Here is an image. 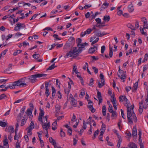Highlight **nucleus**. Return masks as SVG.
I'll use <instances>...</instances> for the list:
<instances>
[{"label": "nucleus", "instance_id": "obj_22", "mask_svg": "<svg viewBox=\"0 0 148 148\" xmlns=\"http://www.w3.org/2000/svg\"><path fill=\"white\" fill-rule=\"evenodd\" d=\"M57 127V123L56 121H54L52 124V129L53 130H55Z\"/></svg>", "mask_w": 148, "mask_h": 148}, {"label": "nucleus", "instance_id": "obj_49", "mask_svg": "<svg viewBox=\"0 0 148 148\" xmlns=\"http://www.w3.org/2000/svg\"><path fill=\"white\" fill-rule=\"evenodd\" d=\"M60 89L57 92V95L58 98L59 99H61L62 97V95L61 93L60 92Z\"/></svg>", "mask_w": 148, "mask_h": 148}, {"label": "nucleus", "instance_id": "obj_21", "mask_svg": "<svg viewBox=\"0 0 148 148\" xmlns=\"http://www.w3.org/2000/svg\"><path fill=\"white\" fill-rule=\"evenodd\" d=\"M130 148H138L136 145L134 143H130L128 145Z\"/></svg>", "mask_w": 148, "mask_h": 148}, {"label": "nucleus", "instance_id": "obj_53", "mask_svg": "<svg viewBox=\"0 0 148 148\" xmlns=\"http://www.w3.org/2000/svg\"><path fill=\"white\" fill-rule=\"evenodd\" d=\"M113 52L112 49V48H110L109 56L110 58H112V56Z\"/></svg>", "mask_w": 148, "mask_h": 148}, {"label": "nucleus", "instance_id": "obj_11", "mask_svg": "<svg viewBox=\"0 0 148 148\" xmlns=\"http://www.w3.org/2000/svg\"><path fill=\"white\" fill-rule=\"evenodd\" d=\"M142 21L143 22V28L147 29L148 28V24L147 20L145 17H143L141 18Z\"/></svg>", "mask_w": 148, "mask_h": 148}, {"label": "nucleus", "instance_id": "obj_56", "mask_svg": "<svg viewBox=\"0 0 148 148\" xmlns=\"http://www.w3.org/2000/svg\"><path fill=\"white\" fill-rule=\"evenodd\" d=\"M26 123V121L25 119H23L21 120V126L24 125Z\"/></svg>", "mask_w": 148, "mask_h": 148}, {"label": "nucleus", "instance_id": "obj_29", "mask_svg": "<svg viewBox=\"0 0 148 148\" xmlns=\"http://www.w3.org/2000/svg\"><path fill=\"white\" fill-rule=\"evenodd\" d=\"M12 68L11 67H10L4 71L5 73H6L8 74H10L12 73V72H10V71L12 69Z\"/></svg>", "mask_w": 148, "mask_h": 148}, {"label": "nucleus", "instance_id": "obj_38", "mask_svg": "<svg viewBox=\"0 0 148 148\" xmlns=\"http://www.w3.org/2000/svg\"><path fill=\"white\" fill-rule=\"evenodd\" d=\"M32 75L29 78V79L32 83H34L36 80V78L32 77Z\"/></svg>", "mask_w": 148, "mask_h": 148}, {"label": "nucleus", "instance_id": "obj_61", "mask_svg": "<svg viewBox=\"0 0 148 148\" xmlns=\"http://www.w3.org/2000/svg\"><path fill=\"white\" fill-rule=\"evenodd\" d=\"M25 108L26 107L25 106H24L22 108V109L20 110V112L21 113V114H23L25 111Z\"/></svg>", "mask_w": 148, "mask_h": 148}, {"label": "nucleus", "instance_id": "obj_20", "mask_svg": "<svg viewBox=\"0 0 148 148\" xmlns=\"http://www.w3.org/2000/svg\"><path fill=\"white\" fill-rule=\"evenodd\" d=\"M137 135V132L136 127H134L132 131V136H136Z\"/></svg>", "mask_w": 148, "mask_h": 148}, {"label": "nucleus", "instance_id": "obj_31", "mask_svg": "<svg viewBox=\"0 0 148 148\" xmlns=\"http://www.w3.org/2000/svg\"><path fill=\"white\" fill-rule=\"evenodd\" d=\"M15 132V135L14 136V140H16L17 139L21 137V135L20 134H17V131Z\"/></svg>", "mask_w": 148, "mask_h": 148}, {"label": "nucleus", "instance_id": "obj_25", "mask_svg": "<svg viewBox=\"0 0 148 148\" xmlns=\"http://www.w3.org/2000/svg\"><path fill=\"white\" fill-rule=\"evenodd\" d=\"M128 10L130 12H132L134 11V8L133 5L131 4L128 6Z\"/></svg>", "mask_w": 148, "mask_h": 148}, {"label": "nucleus", "instance_id": "obj_12", "mask_svg": "<svg viewBox=\"0 0 148 148\" xmlns=\"http://www.w3.org/2000/svg\"><path fill=\"white\" fill-rule=\"evenodd\" d=\"M119 101L120 102L124 101L125 103L124 105L125 104L127 103V104H129L127 102L128 101V99L126 98V97L125 96H121L119 98Z\"/></svg>", "mask_w": 148, "mask_h": 148}, {"label": "nucleus", "instance_id": "obj_30", "mask_svg": "<svg viewBox=\"0 0 148 148\" xmlns=\"http://www.w3.org/2000/svg\"><path fill=\"white\" fill-rule=\"evenodd\" d=\"M111 97L112 99L111 100V101L112 102V104L116 103V98L114 97V95H112L111 96Z\"/></svg>", "mask_w": 148, "mask_h": 148}, {"label": "nucleus", "instance_id": "obj_28", "mask_svg": "<svg viewBox=\"0 0 148 148\" xmlns=\"http://www.w3.org/2000/svg\"><path fill=\"white\" fill-rule=\"evenodd\" d=\"M106 108L105 105L103 106L102 108V112L104 116H105L106 114Z\"/></svg>", "mask_w": 148, "mask_h": 148}, {"label": "nucleus", "instance_id": "obj_55", "mask_svg": "<svg viewBox=\"0 0 148 148\" xmlns=\"http://www.w3.org/2000/svg\"><path fill=\"white\" fill-rule=\"evenodd\" d=\"M44 112L43 110L41 109L40 110V112L39 113V116H40L43 117L44 115Z\"/></svg>", "mask_w": 148, "mask_h": 148}, {"label": "nucleus", "instance_id": "obj_10", "mask_svg": "<svg viewBox=\"0 0 148 148\" xmlns=\"http://www.w3.org/2000/svg\"><path fill=\"white\" fill-rule=\"evenodd\" d=\"M92 30L91 29L89 28L84 32H82L81 34V36L82 37H83L86 34H88L91 33Z\"/></svg>", "mask_w": 148, "mask_h": 148}, {"label": "nucleus", "instance_id": "obj_17", "mask_svg": "<svg viewBox=\"0 0 148 148\" xmlns=\"http://www.w3.org/2000/svg\"><path fill=\"white\" fill-rule=\"evenodd\" d=\"M97 50V47L95 46L92 47L89 49L88 52L89 53H92Z\"/></svg>", "mask_w": 148, "mask_h": 148}, {"label": "nucleus", "instance_id": "obj_47", "mask_svg": "<svg viewBox=\"0 0 148 148\" xmlns=\"http://www.w3.org/2000/svg\"><path fill=\"white\" fill-rule=\"evenodd\" d=\"M92 69L93 70L94 72L95 73V74L97 73L98 72V69L95 66H92Z\"/></svg>", "mask_w": 148, "mask_h": 148}, {"label": "nucleus", "instance_id": "obj_27", "mask_svg": "<svg viewBox=\"0 0 148 148\" xmlns=\"http://www.w3.org/2000/svg\"><path fill=\"white\" fill-rule=\"evenodd\" d=\"M110 19V17L109 16L106 15L105 16L103 17V20L105 22L108 21Z\"/></svg>", "mask_w": 148, "mask_h": 148}, {"label": "nucleus", "instance_id": "obj_37", "mask_svg": "<svg viewBox=\"0 0 148 148\" xmlns=\"http://www.w3.org/2000/svg\"><path fill=\"white\" fill-rule=\"evenodd\" d=\"M148 59V54L147 53H146L144 56V58L143 60L142 61L143 63L144 62L146 61H147Z\"/></svg>", "mask_w": 148, "mask_h": 148}, {"label": "nucleus", "instance_id": "obj_35", "mask_svg": "<svg viewBox=\"0 0 148 148\" xmlns=\"http://www.w3.org/2000/svg\"><path fill=\"white\" fill-rule=\"evenodd\" d=\"M49 140L50 142L53 145H55L56 143L55 140L53 139L52 137H50L49 139Z\"/></svg>", "mask_w": 148, "mask_h": 148}, {"label": "nucleus", "instance_id": "obj_63", "mask_svg": "<svg viewBox=\"0 0 148 148\" xmlns=\"http://www.w3.org/2000/svg\"><path fill=\"white\" fill-rule=\"evenodd\" d=\"M121 141H122V140H121V139H119V140L118 141L117 144V146L119 148H120V147L121 143Z\"/></svg>", "mask_w": 148, "mask_h": 148}, {"label": "nucleus", "instance_id": "obj_42", "mask_svg": "<svg viewBox=\"0 0 148 148\" xmlns=\"http://www.w3.org/2000/svg\"><path fill=\"white\" fill-rule=\"evenodd\" d=\"M99 132L98 130H96L95 132L93 134V136L92 137L93 139H94L95 138L96 136L98 135Z\"/></svg>", "mask_w": 148, "mask_h": 148}, {"label": "nucleus", "instance_id": "obj_64", "mask_svg": "<svg viewBox=\"0 0 148 148\" xmlns=\"http://www.w3.org/2000/svg\"><path fill=\"white\" fill-rule=\"evenodd\" d=\"M106 128V125L104 124H103L101 126V131H105Z\"/></svg>", "mask_w": 148, "mask_h": 148}, {"label": "nucleus", "instance_id": "obj_33", "mask_svg": "<svg viewBox=\"0 0 148 148\" xmlns=\"http://www.w3.org/2000/svg\"><path fill=\"white\" fill-rule=\"evenodd\" d=\"M52 97H54L55 96L56 90L55 89L53 86H52Z\"/></svg>", "mask_w": 148, "mask_h": 148}, {"label": "nucleus", "instance_id": "obj_6", "mask_svg": "<svg viewBox=\"0 0 148 148\" xmlns=\"http://www.w3.org/2000/svg\"><path fill=\"white\" fill-rule=\"evenodd\" d=\"M117 74L121 79L123 80V82H125V79L126 78L125 72L121 71V72L117 73Z\"/></svg>", "mask_w": 148, "mask_h": 148}, {"label": "nucleus", "instance_id": "obj_15", "mask_svg": "<svg viewBox=\"0 0 148 148\" xmlns=\"http://www.w3.org/2000/svg\"><path fill=\"white\" fill-rule=\"evenodd\" d=\"M49 85L48 83H45V95L47 97H48L49 95V92L48 88V86Z\"/></svg>", "mask_w": 148, "mask_h": 148}, {"label": "nucleus", "instance_id": "obj_19", "mask_svg": "<svg viewBox=\"0 0 148 148\" xmlns=\"http://www.w3.org/2000/svg\"><path fill=\"white\" fill-rule=\"evenodd\" d=\"M71 102V104L72 106H75L74 107H75L77 104L76 101L75 100L74 98H71V99H69Z\"/></svg>", "mask_w": 148, "mask_h": 148}, {"label": "nucleus", "instance_id": "obj_18", "mask_svg": "<svg viewBox=\"0 0 148 148\" xmlns=\"http://www.w3.org/2000/svg\"><path fill=\"white\" fill-rule=\"evenodd\" d=\"M97 98L99 100V105L102 102L103 99L101 96V93L99 91H98L97 93Z\"/></svg>", "mask_w": 148, "mask_h": 148}, {"label": "nucleus", "instance_id": "obj_46", "mask_svg": "<svg viewBox=\"0 0 148 148\" xmlns=\"http://www.w3.org/2000/svg\"><path fill=\"white\" fill-rule=\"evenodd\" d=\"M60 135L61 137H64L65 136V133L62 131V129H61L60 130Z\"/></svg>", "mask_w": 148, "mask_h": 148}, {"label": "nucleus", "instance_id": "obj_48", "mask_svg": "<svg viewBox=\"0 0 148 148\" xmlns=\"http://www.w3.org/2000/svg\"><path fill=\"white\" fill-rule=\"evenodd\" d=\"M82 39L80 38H78L76 40V42L77 46L81 44Z\"/></svg>", "mask_w": 148, "mask_h": 148}, {"label": "nucleus", "instance_id": "obj_40", "mask_svg": "<svg viewBox=\"0 0 148 148\" xmlns=\"http://www.w3.org/2000/svg\"><path fill=\"white\" fill-rule=\"evenodd\" d=\"M138 135L139 136V141L140 142V143H142V140L141 139L142 133L140 130L139 131Z\"/></svg>", "mask_w": 148, "mask_h": 148}, {"label": "nucleus", "instance_id": "obj_57", "mask_svg": "<svg viewBox=\"0 0 148 148\" xmlns=\"http://www.w3.org/2000/svg\"><path fill=\"white\" fill-rule=\"evenodd\" d=\"M92 120V117L90 116L89 118L87 119V122L86 123L87 124H91V121Z\"/></svg>", "mask_w": 148, "mask_h": 148}, {"label": "nucleus", "instance_id": "obj_50", "mask_svg": "<svg viewBox=\"0 0 148 148\" xmlns=\"http://www.w3.org/2000/svg\"><path fill=\"white\" fill-rule=\"evenodd\" d=\"M40 56L38 54H35L33 55V58L36 59H37L38 58H39Z\"/></svg>", "mask_w": 148, "mask_h": 148}, {"label": "nucleus", "instance_id": "obj_36", "mask_svg": "<svg viewBox=\"0 0 148 148\" xmlns=\"http://www.w3.org/2000/svg\"><path fill=\"white\" fill-rule=\"evenodd\" d=\"M7 125V123L3 122L2 121H0V126L3 127H5Z\"/></svg>", "mask_w": 148, "mask_h": 148}, {"label": "nucleus", "instance_id": "obj_16", "mask_svg": "<svg viewBox=\"0 0 148 148\" xmlns=\"http://www.w3.org/2000/svg\"><path fill=\"white\" fill-rule=\"evenodd\" d=\"M43 123L42 125V127L43 129H45L47 131V130L49 128V127H50V125L49 124V122L48 123H47L45 122Z\"/></svg>", "mask_w": 148, "mask_h": 148}, {"label": "nucleus", "instance_id": "obj_13", "mask_svg": "<svg viewBox=\"0 0 148 148\" xmlns=\"http://www.w3.org/2000/svg\"><path fill=\"white\" fill-rule=\"evenodd\" d=\"M88 45V44L86 42H85L83 44H81L78 46L79 47V48L78 49L79 50H81V52L83 50V49L85 47Z\"/></svg>", "mask_w": 148, "mask_h": 148}, {"label": "nucleus", "instance_id": "obj_54", "mask_svg": "<svg viewBox=\"0 0 148 148\" xmlns=\"http://www.w3.org/2000/svg\"><path fill=\"white\" fill-rule=\"evenodd\" d=\"M6 97V96L5 94H2L0 95V100L5 99Z\"/></svg>", "mask_w": 148, "mask_h": 148}, {"label": "nucleus", "instance_id": "obj_26", "mask_svg": "<svg viewBox=\"0 0 148 148\" xmlns=\"http://www.w3.org/2000/svg\"><path fill=\"white\" fill-rule=\"evenodd\" d=\"M34 128V124L33 121H32L30 124L29 126L28 127V129L32 130Z\"/></svg>", "mask_w": 148, "mask_h": 148}, {"label": "nucleus", "instance_id": "obj_39", "mask_svg": "<svg viewBox=\"0 0 148 148\" xmlns=\"http://www.w3.org/2000/svg\"><path fill=\"white\" fill-rule=\"evenodd\" d=\"M56 66H55V63L53 64L51 66H50L47 69V70H50L54 69Z\"/></svg>", "mask_w": 148, "mask_h": 148}, {"label": "nucleus", "instance_id": "obj_52", "mask_svg": "<svg viewBox=\"0 0 148 148\" xmlns=\"http://www.w3.org/2000/svg\"><path fill=\"white\" fill-rule=\"evenodd\" d=\"M80 94V95L82 96H84L85 94V90L84 89H82L81 90Z\"/></svg>", "mask_w": 148, "mask_h": 148}, {"label": "nucleus", "instance_id": "obj_32", "mask_svg": "<svg viewBox=\"0 0 148 148\" xmlns=\"http://www.w3.org/2000/svg\"><path fill=\"white\" fill-rule=\"evenodd\" d=\"M128 28H130L132 30H135L134 27L131 23H128L127 25Z\"/></svg>", "mask_w": 148, "mask_h": 148}, {"label": "nucleus", "instance_id": "obj_1", "mask_svg": "<svg viewBox=\"0 0 148 148\" xmlns=\"http://www.w3.org/2000/svg\"><path fill=\"white\" fill-rule=\"evenodd\" d=\"M125 106L127 108V116L128 122L131 124L134 121L136 123L137 121V118L135 113L134 112V106L131 105L130 103L127 104V103Z\"/></svg>", "mask_w": 148, "mask_h": 148}, {"label": "nucleus", "instance_id": "obj_23", "mask_svg": "<svg viewBox=\"0 0 148 148\" xmlns=\"http://www.w3.org/2000/svg\"><path fill=\"white\" fill-rule=\"evenodd\" d=\"M109 5V3L106 2H105L102 5V7L100 8V10H102L103 8L105 9L107 8Z\"/></svg>", "mask_w": 148, "mask_h": 148}, {"label": "nucleus", "instance_id": "obj_59", "mask_svg": "<svg viewBox=\"0 0 148 148\" xmlns=\"http://www.w3.org/2000/svg\"><path fill=\"white\" fill-rule=\"evenodd\" d=\"M105 49V46L104 45L102 46L101 48V52L103 53Z\"/></svg>", "mask_w": 148, "mask_h": 148}, {"label": "nucleus", "instance_id": "obj_60", "mask_svg": "<svg viewBox=\"0 0 148 148\" xmlns=\"http://www.w3.org/2000/svg\"><path fill=\"white\" fill-rule=\"evenodd\" d=\"M8 51L7 49H5L2 51L0 55L1 56L5 55Z\"/></svg>", "mask_w": 148, "mask_h": 148}, {"label": "nucleus", "instance_id": "obj_5", "mask_svg": "<svg viewBox=\"0 0 148 148\" xmlns=\"http://www.w3.org/2000/svg\"><path fill=\"white\" fill-rule=\"evenodd\" d=\"M25 27V25L23 23H18L16 24L14 28V30L16 31H19L21 29H23Z\"/></svg>", "mask_w": 148, "mask_h": 148}, {"label": "nucleus", "instance_id": "obj_41", "mask_svg": "<svg viewBox=\"0 0 148 148\" xmlns=\"http://www.w3.org/2000/svg\"><path fill=\"white\" fill-rule=\"evenodd\" d=\"M95 21L97 22V24H102L101 23V21L99 18H97L95 19Z\"/></svg>", "mask_w": 148, "mask_h": 148}, {"label": "nucleus", "instance_id": "obj_24", "mask_svg": "<svg viewBox=\"0 0 148 148\" xmlns=\"http://www.w3.org/2000/svg\"><path fill=\"white\" fill-rule=\"evenodd\" d=\"M45 76V74H36L32 75V77L35 78Z\"/></svg>", "mask_w": 148, "mask_h": 148}, {"label": "nucleus", "instance_id": "obj_7", "mask_svg": "<svg viewBox=\"0 0 148 148\" xmlns=\"http://www.w3.org/2000/svg\"><path fill=\"white\" fill-rule=\"evenodd\" d=\"M2 147L3 148H9L8 144V140L6 135L5 136V139L3 141V145Z\"/></svg>", "mask_w": 148, "mask_h": 148}, {"label": "nucleus", "instance_id": "obj_14", "mask_svg": "<svg viewBox=\"0 0 148 148\" xmlns=\"http://www.w3.org/2000/svg\"><path fill=\"white\" fill-rule=\"evenodd\" d=\"M68 86L67 88L64 89L65 92L66 94L67 95V96L69 94L71 88V86L70 85V82H68Z\"/></svg>", "mask_w": 148, "mask_h": 148}, {"label": "nucleus", "instance_id": "obj_43", "mask_svg": "<svg viewBox=\"0 0 148 148\" xmlns=\"http://www.w3.org/2000/svg\"><path fill=\"white\" fill-rule=\"evenodd\" d=\"M99 76L100 77L101 80V82H105L104 79V76L102 73L100 74Z\"/></svg>", "mask_w": 148, "mask_h": 148}, {"label": "nucleus", "instance_id": "obj_58", "mask_svg": "<svg viewBox=\"0 0 148 148\" xmlns=\"http://www.w3.org/2000/svg\"><path fill=\"white\" fill-rule=\"evenodd\" d=\"M60 109V107L59 106L57 105L55 106L56 111L57 113H58L59 112Z\"/></svg>", "mask_w": 148, "mask_h": 148}, {"label": "nucleus", "instance_id": "obj_51", "mask_svg": "<svg viewBox=\"0 0 148 148\" xmlns=\"http://www.w3.org/2000/svg\"><path fill=\"white\" fill-rule=\"evenodd\" d=\"M112 113V117L115 118L117 116V114L116 112L114 111H113L112 112H111Z\"/></svg>", "mask_w": 148, "mask_h": 148}, {"label": "nucleus", "instance_id": "obj_34", "mask_svg": "<svg viewBox=\"0 0 148 148\" xmlns=\"http://www.w3.org/2000/svg\"><path fill=\"white\" fill-rule=\"evenodd\" d=\"M32 109H28L27 110V112H26L27 115L28 116H31L32 114Z\"/></svg>", "mask_w": 148, "mask_h": 148}, {"label": "nucleus", "instance_id": "obj_9", "mask_svg": "<svg viewBox=\"0 0 148 148\" xmlns=\"http://www.w3.org/2000/svg\"><path fill=\"white\" fill-rule=\"evenodd\" d=\"M5 131L7 132L10 133H14V130L13 126H10L8 127H7L5 129Z\"/></svg>", "mask_w": 148, "mask_h": 148}, {"label": "nucleus", "instance_id": "obj_62", "mask_svg": "<svg viewBox=\"0 0 148 148\" xmlns=\"http://www.w3.org/2000/svg\"><path fill=\"white\" fill-rule=\"evenodd\" d=\"M94 81L93 79L92 78H90V83L89 85L90 86H92L93 84V82Z\"/></svg>", "mask_w": 148, "mask_h": 148}, {"label": "nucleus", "instance_id": "obj_4", "mask_svg": "<svg viewBox=\"0 0 148 148\" xmlns=\"http://www.w3.org/2000/svg\"><path fill=\"white\" fill-rule=\"evenodd\" d=\"M138 111L140 114L143 112V109H146L148 107V99H146L145 101L142 100L139 103Z\"/></svg>", "mask_w": 148, "mask_h": 148}, {"label": "nucleus", "instance_id": "obj_2", "mask_svg": "<svg viewBox=\"0 0 148 148\" xmlns=\"http://www.w3.org/2000/svg\"><path fill=\"white\" fill-rule=\"evenodd\" d=\"M25 78L20 79L17 81L13 82L12 86H10L11 89H14L16 86L20 87L26 86L27 84L25 83Z\"/></svg>", "mask_w": 148, "mask_h": 148}, {"label": "nucleus", "instance_id": "obj_44", "mask_svg": "<svg viewBox=\"0 0 148 148\" xmlns=\"http://www.w3.org/2000/svg\"><path fill=\"white\" fill-rule=\"evenodd\" d=\"M101 82V83H100V82H99L98 83V86L99 88L102 87L105 85V82Z\"/></svg>", "mask_w": 148, "mask_h": 148}, {"label": "nucleus", "instance_id": "obj_45", "mask_svg": "<svg viewBox=\"0 0 148 148\" xmlns=\"http://www.w3.org/2000/svg\"><path fill=\"white\" fill-rule=\"evenodd\" d=\"M22 51L21 50H17L16 51L14 52L13 53V55L16 56L20 53Z\"/></svg>", "mask_w": 148, "mask_h": 148}, {"label": "nucleus", "instance_id": "obj_8", "mask_svg": "<svg viewBox=\"0 0 148 148\" xmlns=\"http://www.w3.org/2000/svg\"><path fill=\"white\" fill-rule=\"evenodd\" d=\"M95 33L96 36L99 37H102L109 34V33H107L105 32H101L100 31L95 32Z\"/></svg>", "mask_w": 148, "mask_h": 148}, {"label": "nucleus", "instance_id": "obj_3", "mask_svg": "<svg viewBox=\"0 0 148 148\" xmlns=\"http://www.w3.org/2000/svg\"><path fill=\"white\" fill-rule=\"evenodd\" d=\"M80 53L81 50H79L77 47H73L69 52L67 53L66 56L67 58L76 57Z\"/></svg>", "mask_w": 148, "mask_h": 148}]
</instances>
